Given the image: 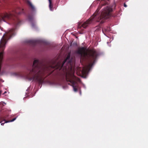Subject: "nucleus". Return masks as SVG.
<instances>
[{"instance_id":"nucleus-14","label":"nucleus","mask_w":148,"mask_h":148,"mask_svg":"<svg viewBox=\"0 0 148 148\" xmlns=\"http://www.w3.org/2000/svg\"><path fill=\"white\" fill-rule=\"evenodd\" d=\"M4 123H1V125H3L4 124Z\"/></svg>"},{"instance_id":"nucleus-3","label":"nucleus","mask_w":148,"mask_h":148,"mask_svg":"<svg viewBox=\"0 0 148 148\" xmlns=\"http://www.w3.org/2000/svg\"><path fill=\"white\" fill-rule=\"evenodd\" d=\"M77 53L80 55L83 59H87L88 62V67H91L94 64L98 55V52L95 49L91 50L88 53L85 51V49L82 47L79 49Z\"/></svg>"},{"instance_id":"nucleus-2","label":"nucleus","mask_w":148,"mask_h":148,"mask_svg":"<svg viewBox=\"0 0 148 148\" xmlns=\"http://www.w3.org/2000/svg\"><path fill=\"white\" fill-rule=\"evenodd\" d=\"M101 7V6H99L92 15L82 24L81 23H79L78 26V28H80L82 27L86 28L88 25L91 23L93 21L99 22L100 21L101 23H103L104 22L105 20L109 18L112 16V9L109 6H107L105 8L100 15L98 13V12Z\"/></svg>"},{"instance_id":"nucleus-9","label":"nucleus","mask_w":148,"mask_h":148,"mask_svg":"<svg viewBox=\"0 0 148 148\" xmlns=\"http://www.w3.org/2000/svg\"><path fill=\"white\" fill-rule=\"evenodd\" d=\"M29 42L31 44L35 45L40 42V41L38 40H32L29 41Z\"/></svg>"},{"instance_id":"nucleus-11","label":"nucleus","mask_w":148,"mask_h":148,"mask_svg":"<svg viewBox=\"0 0 148 148\" xmlns=\"http://www.w3.org/2000/svg\"><path fill=\"white\" fill-rule=\"evenodd\" d=\"M87 72V70L86 69H83L82 71V72L83 74H85Z\"/></svg>"},{"instance_id":"nucleus-4","label":"nucleus","mask_w":148,"mask_h":148,"mask_svg":"<svg viewBox=\"0 0 148 148\" xmlns=\"http://www.w3.org/2000/svg\"><path fill=\"white\" fill-rule=\"evenodd\" d=\"M23 12V9L18 8L12 13L8 14L6 13L3 14L1 17L3 20L5 19L11 20L15 25L18 26L20 24L21 21L18 18L17 16Z\"/></svg>"},{"instance_id":"nucleus-1","label":"nucleus","mask_w":148,"mask_h":148,"mask_svg":"<svg viewBox=\"0 0 148 148\" xmlns=\"http://www.w3.org/2000/svg\"><path fill=\"white\" fill-rule=\"evenodd\" d=\"M70 58V54L69 53L62 63L60 62H54L52 65L47 66L44 65L38 60H34L32 66L27 69L28 75L32 79L42 84L44 80L43 77L45 75L47 74V77L52 73L54 71L53 69H58L65 74L66 81L71 83V84H69L71 86L73 90L76 92L77 91L76 81H79V79L73 74L67 72V70L72 69L73 65L75 63L74 58Z\"/></svg>"},{"instance_id":"nucleus-12","label":"nucleus","mask_w":148,"mask_h":148,"mask_svg":"<svg viewBox=\"0 0 148 148\" xmlns=\"http://www.w3.org/2000/svg\"><path fill=\"white\" fill-rule=\"evenodd\" d=\"M102 1L103 3H104L103 4H102V2H101V4H100L101 5H106L107 4V2H106L104 0H102Z\"/></svg>"},{"instance_id":"nucleus-6","label":"nucleus","mask_w":148,"mask_h":148,"mask_svg":"<svg viewBox=\"0 0 148 148\" xmlns=\"http://www.w3.org/2000/svg\"><path fill=\"white\" fill-rule=\"evenodd\" d=\"M27 4L29 5L32 10L33 12L35 11V8L34 6L28 0H27Z\"/></svg>"},{"instance_id":"nucleus-7","label":"nucleus","mask_w":148,"mask_h":148,"mask_svg":"<svg viewBox=\"0 0 148 148\" xmlns=\"http://www.w3.org/2000/svg\"><path fill=\"white\" fill-rule=\"evenodd\" d=\"M49 1V7L51 11H53V4L52 0H48Z\"/></svg>"},{"instance_id":"nucleus-13","label":"nucleus","mask_w":148,"mask_h":148,"mask_svg":"<svg viewBox=\"0 0 148 148\" xmlns=\"http://www.w3.org/2000/svg\"><path fill=\"white\" fill-rule=\"evenodd\" d=\"M124 6L125 7H127V5L125 3H124Z\"/></svg>"},{"instance_id":"nucleus-8","label":"nucleus","mask_w":148,"mask_h":148,"mask_svg":"<svg viewBox=\"0 0 148 148\" xmlns=\"http://www.w3.org/2000/svg\"><path fill=\"white\" fill-rule=\"evenodd\" d=\"M110 30V27L106 26L103 27L102 29V32L104 33V32H109Z\"/></svg>"},{"instance_id":"nucleus-5","label":"nucleus","mask_w":148,"mask_h":148,"mask_svg":"<svg viewBox=\"0 0 148 148\" xmlns=\"http://www.w3.org/2000/svg\"><path fill=\"white\" fill-rule=\"evenodd\" d=\"M28 18L29 21L32 23V27H34L35 26V24L34 23H33L34 20L33 17L31 15H29L28 16Z\"/></svg>"},{"instance_id":"nucleus-10","label":"nucleus","mask_w":148,"mask_h":148,"mask_svg":"<svg viewBox=\"0 0 148 148\" xmlns=\"http://www.w3.org/2000/svg\"><path fill=\"white\" fill-rule=\"evenodd\" d=\"M16 119V118H13V119H12V120H10V121H7L5 120H4V121H5V123H8V122H13V121H14Z\"/></svg>"}]
</instances>
